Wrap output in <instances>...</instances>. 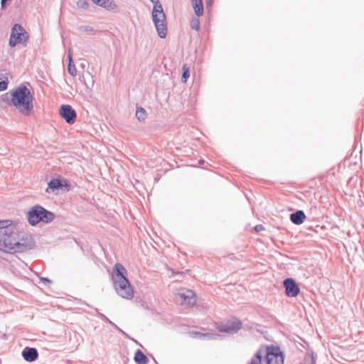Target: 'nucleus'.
I'll use <instances>...</instances> for the list:
<instances>
[{"label": "nucleus", "mask_w": 364, "mask_h": 364, "mask_svg": "<svg viewBox=\"0 0 364 364\" xmlns=\"http://www.w3.org/2000/svg\"><path fill=\"white\" fill-rule=\"evenodd\" d=\"M179 295L188 305H194L196 301L195 294L191 290H187L186 292L180 293Z\"/></svg>", "instance_id": "nucleus-17"}, {"label": "nucleus", "mask_w": 364, "mask_h": 364, "mask_svg": "<svg viewBox=\"0 0 364 364\" xmlns=\"http://www.w3.org/2000/svg\"><path fill=\"white\" fill-rule=\"evenodd\" d=\"M127 271L120 263H116L113 268L112 280L117 294L127 299L134 296V291L127 277Z\"/></svg>", "instance_id": "nucleus-3"}, {"label": "nucleus", "mask_w": 364, "mask_h": 364, "mask_svg": "<svg viewBox=\"0 0 364 364\" xmlns=\"http://www.w3.org/2000/svg\"><path fill=\"white\" fill-rule=\"evenodd\" d=\"M70 183L66 179L53 178L48 183V187L46 190L47 193L55 192L62 190L63 188H69Z\"/></svg>", "instance_id": "nucleus-12"}, {"label": "nucleus", "mask_w": 364, "mask_h": 364, "mask_svg": "<svg viewBox=\"0 0 364 364\" xmlns=\"http://www.w3.org/2000/svg\"><path fill=\"white\" fill-rule=\"evenodd\" d=\"M134 361L137 364H147L149 362L148 358L146 355L139 349L136 350L134 354Z\"/></svg>", "instance_id": "nucleus-20"}, {"label": "nucleus", "mask_w": 364, "mask_h": 364, "mask_svg": "<svg viewBox=\"0 0 364 364\" xmlns=\"http://www.w3.org/2000/svg\"><path fill=\"white\" fill-rule=\"evenodd\" d=\"M189 69L188 68H186L185 66L183 67V73L181 77L182 82H186L187 81V79L189 77Z\"/></svg>", "instance_id": "nucleus-25"}, {"label": "nucleus", "mask_w": 364, "mask_h": 364, "mask_svg": "<svg viewBox=\"0 0 364 364\" xmlns=\"http://www.w3.org/2000/svg\"><path fill=\"white\" fill-rule=\"evenodd\" d=\"M247 364H250V363H247Z\"/></svg>", "instance_id": "nucleus-38"}, {"label": "nucleus", "mask_w": 364, "mask_h": 364, "mask_svg": "<svg viewBox=\"0 0 364 364\" xmlns=\"http://www.w3.org/2000/svg\"><path fill=\"white\" fill-rule=\"evenodd\" d=\"M95 4L108 10L114 9L117 6L113 0H91Z\"/></svg>", "instance_id": "nucleus-19"}, {"label": "nucleus", "mask_w": 364, "mask_h": 364, "mask_svg": "<svg viewBox=\"0 0 364 364\" xmlns=\"http://www.w3.org/2000/svg\"><path fill=\"white\" fill-rule=\"evenodd\" d=\"M306 219V215L301 210H298L290 215L291 222L296 225L302 224Z\"/></svg>", "instance_id": "nucleus-14"}, {"label": "nucleus", "mask_w": 364, "mask_h": 364, "mask_svg": "<svg viewBox=\"0 0 364 364\" xmlns=\"http://www.w3.org/2000/svg\"><path fill=\"white\" fill-rule=\"evenodd\" d=\"M8 84L7 80H0V92L6 90L8 87Z\"/></svg>", "instance_id": "nucleus-27"}, {"label": "nucleus", "mask_w": 364, "mask_h": 364, "mask_svg": "<svg viewBox=\"0 0 364 364\" xmlns=\"http://www.w3.org/2000/svg\"><path fill=\"white\" fill-rule=\"evenodd\" d=\"M193 337L203 340H215L220 337L219 334L212 333L193 332Z\"/></svg>", "instance_id": "nucleus-18"}, {"label": "nucleus", "mask_w": 364, "mask_h": 364, "mask_svg": "<svg viewBox=\"0 0 364 364\" xmlns=\"http://www.w3.org/2000/svg\"><path fill=\"white\" fill-rule=\"evenodd\" d=\"M23 358L28 363L36 360L38 358V352L36 348L26 347L21 352Z\"/></svg>", "instance_id": "nucleus-13"}, {"label": "nucleus", "mask_w": 364, "mask_h": 364, "mask_svg": "<svg viewBox=\"0 0 364 364\" xmlns=\"http://www.w3.org/2000/svg\"><path fill=\"white\" fill-rule=\"evenodd\" d=\"M153 4L152 20L156 27L158 36L165 38L167 35V23L164 11L159 0H149Z\"/></svg>", "instance_id": "nucleus-5"}, {"label": "nucleus", "mask_w": 364, "mask_h": 364, "mask_svg": "<svg viewBox=\"0 0 364 364\" xmlns=\"http://www.w3.org/2000/svg\"><path fill=\"white\" fill-rule=\"evenodd\" d=\"M99 314V316L105 321H109V318L103 314L102 313H98Z\"/></svg>", "instance_id": "nucleus-32"}, {"label": "nucleus", "mask_w": 364, "mask_h": 364, "mask_svg": "<svg viewBox=\"0 0 364 364\" xmlns=\"http://www.w3.org/2000/svg\"><path fill=\"white\" fill-rule=\"evenodd\" d=\"M40 279H41V281H42L45 284L46 283H47V284L52 283V281L50 279L47 278V277H41Z\"/></svg>", "instance_id": "nucleus-30"}, {"label": "nucleus", "mask_w": 364, "mask_h": 364, "mask_svg": "<svg viewBox=\"0 0 364 364\" xmlns=\"http://www.w3.org/2000/svg\"><path fill=\"white\" fill-rule=\"evenodd\" d=\"M191 4L196 16L197 17L202 16L204 13L203 0H191Z\"/></svg>", "instance_id": "nucleus-16"}, {"label": "nucleus", "mask_w": 364, "mask_h": 364, "mask_svg": "<svg viewBox=\"0 0 364 364\" xmlns=\"http://www.w3.org/2000/svg\"><path fill=\"white\" fill-rule=\"evenodd\" d=\"M33 95L26 85L21 84L12 89V106L15 107L20 113L29 116L33 109Z\"/></svg>", "instance_id": "nucleus-2"}, {"label": "nucleus", "mask_w": 364, "mask_h": 364, "mask_svg": "<svg viewBox=\"0 0 364 364\" xmlns=\"http://www.w3.org/2000/svg\"><path fill=\"white\" fill-rule=\"evenodd\" d=\"M111 326H112L114 328H116L118 331L122 333L124 336H127V333L122 331L120 328H119L114 323H111Z\"/></svg>", "instance_id": "nucleus-29"}, {"label": "nucleus", "mask_w": 364, "mask_h": 364, "mask_svg": "<svg viewBox=\"0 0 364 364\" xmlns=\"http://www.w3.org/2000/svg\"><path fill=\"white\" fill-rule=\"evenodd\" d=\"M13 245L16 246V252H23L33 249L35 242L31 235L18 230L17 241Z\"/></svg>", "instance_id": "nucleus-8"}, {"label": "nucleus", "mask_w": 364, "mask_h": 364, "mask_svg": "<svg viewBox=\"0 0 364 364\" xmlns=\"http://www.w3.org/2000/svg\"><path fill=\"white\" fill-rule=\"evenodd\" d=\"M106 322L109 323L111 325V323H113L112 321L109 319V321H106Z\"/></svg>", "instance_id": "nucleus-36"}, {"label": "nucleus", "mask_w": 364, "mask_h": 364, "mask_svg": "<svg viewBox=\"0 0 364 364\" xmlns=\"http://www.w3.org/2000/svg\"><path fill=\"white\" fill-rule=\"evenodd\" d=\"M55 219V214L40 205L32 206L27 213L28 223L36 226L40 223H50Z\"/></svg>", "instance_id": "nucleus-4"}, {"label": "nucleus", "mask_w": 364, "mask_h": 364, "mask_svg": "<svg viewBox=\"0 0 364 364\" xmlns=\"http://www.w3.org/2000/svg\"><path fill=\"white\" fill-rule=\"evenodd\" d=\"M12 98V90L4 93L2 95V101L6 102L9 106H12L11 99Z\"/></svg>", "instance_id": "nucleus-22"}, {"label": "nucleus", "mask_w": 364, "mask_h": 364, "mask_svg": "<svg viewBox=\"0 0 364 364\" xmlns=\"http://www.w3.org/2000/svg\"><path fill=\"white\" fill-rule=\"evenodd\" d=\"M59 114L69 124H73L76 121L77 113L70 105H62L60 107Z\"/></svg>", "instance_id": "nucleus-10"}, {"label": "nucleus", "mask_w": 364, "mask_h": 364, "mask_svg": "<svg viewBox=\"0 0 364 364\" xmlns=\"http://www.w3.org/2000/svg\"><path fill=\"white\" fill-rule=\"evenodd\" d=\"M0 237V250L7 253L16 252V246L13 245L18 239V230L16 225Z\"/></svg>", "instance_id": "nucleus-7"}, {"label": "nucleus", "mask_w": 364, "mask_h": 364, "mask_svg": "<svg viewBox=\"0 0 364 364\" xmlns=\"http://www.w3.org/2000/svg\"><path fill=\"white\" fill-rule=\"evenodd\" d=\"M16 225L10 220H0V237L14 228ZM10 233V232H9Z\"/></svg>", "instance_id": "nucleus-15"}, {"label": "nucleus", "mask_w": 364, "mask_h": 364, "mask_svg": "<svg viewBox=\"0 0 364 364\" xmlns=\"http://www.w3.org/2000/svg\"><path fill=\"white\" fill-rule=\"evenodd\" d=\"M92 30V28L90 26H85L84 28V29H83V31H90Z\"/></svg>", "instance_id": "nucleus-34"}, {"label": "nucleus", "mask_w": 364, "mask_h": 364, "mask_svg": "<svg viewBox=\"0 0 364 364\" xmlns=\"http://www.w3.org/2000/svg\"><path fill=\"white\" fill-rule=\"evenodd\" d=\"M77 6L78 8L86 10L89 7V3L86 0H78L77 1Z\"/></svg>", "instance_id": "nucleus-24"}, {"label": "nucleus", "mask_w": 364, "mask_h": 364, "mask_svg": "<svg viewBox=\"0 0 364 364\" xmlns=\"http://www.w3.org/2000/svg\"><path fill=\"white\" fill-rule=\"evenodd\" d=\"M199 164H204V161L203 159L199 160Z\"/></svg>", "instance_id": "nucleus-35"}, {"label": "nucleus", "mask_w": 364, "mask_h": 364, "mask_svg": "<svg viewBox=\"0 0 364 364\" xmlns=\"http://www.w3.org/2000/svg\"><path fill=\"white\" fill-rule=\"evenodd\" d=\"M147 117L146 110L142 107H137L136 109V117L139 122H144Z\"/></svg>", "instance_id": "nucleus-21"}, {"label": "nucleus", "mask_w": 364, "mask_h": 364, "mask_svg": "<svg viewBox=\"0 0 364 364\" xmlns=\"http://www.w3.org/2000/svg\"><path fill=\"white\" fill-rule=\"evenodd\" d=\"M285 358L279 346L262 344L252 358V364H284Z\"/></svg>", "instance_id": "nucleus-1"}, {"label": "nucleus", "mask_w": 364, "mask_h": 364, "mask_svg": "<svg viewBox=\"0 0 364 364\" xmlns=\"http://www.w3.org/2000/svg\"><path fill=\"white\" fill-rule=\"evenodd\" d=\"M246 198H247V200L250 202V200L247 195H246Z\"/></svg>", "instance_id": "nucleus-37"}, {"label": "nucleus", "mask_w": 364, "mask_h": 364, "mask_svg": "<svg viewBox=\"0 0 364 364\" xmlns=\"http://www.w3.org/2000/svg\"><path fill=\"white\" fill-rule=\"evenodd\" d=\"M191 28L196 31H199L200 29V20L198 17L193 18L191 21Z\"/></svg>", "instance_id": "nucleus-23"}, {"label": "nucleus", "mask_w": 364, "mask_h": 364, "mask_svg": "<svg viewBox=\"0 0 364 364\" xmlns=\"http://www.w3.org/2000/svg\"><path fill=\"white\" fill-rule=\"evenodd\" d=\"M242 328V322L240 320L231 318L223 321L217 324V329L220 332L228 333H235Z\"/></svg>", "instance_id": "nucleus-9"}, {"label": "nucleus", "mask_w": 364, "mask_h": 364, "mask_svg": "<svg viewBox=\"0 0 364 364\" xmlns=\"http://www.w3.org/2000/svg\"><path fill=\"white\" fill-rule=\"evenodd\" d=\"M68 71L72 76H75L77 75V70L74 64L68 63Z\"/></svg>", "instance_id": "nucleus-26"}, {"label": "nucleus", "mask_w": 364, "mask_h": 364, "mask_svg": "<svg viewBox=\"0 0 364 364\" xmlns=\"http://www.w3.org/2000/svg\"><path fill=\"white\" fill-rule=\"evenodd\" d=\"M28 38L24 28L19 23H15L11 28L9 45L11 48H14L17 44H26Z\"/></svg>", "instance_id": "nucleus-6"}, {"label": "nucleus", "mask_w": 364, "mask_h": 364, "mask_svg": "<svg viewBox=\"0 0 364 364\" xmlns=\"http://www.w3.org/2000/svg\"><path fill=\"white\" fill-rule=\"evenodd\" d=\"M214 0H205L206 7H211L213 4Z\"/></svg>", "instance_id": "nucleus-31"}, {"label": "nucleus", "mask_w": 364, "mask_h": 364, "mask_svg": "<svg viewBox=\"0 0 364 364\" xmlns=\"http://www.w3.org/2000/svg\"><path fill=\"white\" fill-rule=\"evenodd\" d=\"M285 294L287 297H296L300 293V288L296 280L291 277L286 278L283 281Z\"/></svg>", "instance_id": "nucleus-11"}, {"label": "nucleus", "mask_w": 364, "mask_h": 364, "mask_svg": "<svg viewBox=\"0 0 364 364\" xmlns=\"http://www.w3.org/2000/svg\"><path fill=\"white\" fill-rule=\"evenodd\" d=\"M254 230L256 232H259L264 230V226L262 224L257 225L254 227Z\"/></svg>", "instance_id": "nucleus-28"}, {"label": "nucleus", "mask_w": 364, "mask_h": 364, "mask_svg": "<svg viewBox=\"0 0 364 364\" xmlns=\"http://www.w3.org/2000/svg\"><path fill=\"white\" fill-rule=\"evenodd\" d=\"M68 63L73 64V62L72 60V55L70 53L68 54Z\"/></svg>", "instance_id": "nucleus-33"}]
</instances>
